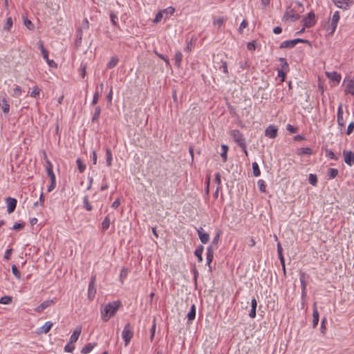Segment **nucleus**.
<instances>
[{"label": "nucleus", "mask_w": 354, "mask_h": 354, "mask_svg": "<svg viewBox=\"0 0 354 354\" xmlns=\"http://www.w3.org/2000/svg\"><path fill=\"white\" fill-rule=\"evenodd\" d=\"M120 304L119 301H113L106 304L101 309V317L104 322H107L113 316L119 309Z\"/></svg>", "instance_id": "obj_1"}, {"label": "nucleus", "mask_w": 354, "mask_h": 354, "mask_svg": "<svg viewBox=\"0 0 354 354\" xmlns=\"http://www.w3.org/2000/svg\"><path fill=\"white\" fill-rule=\"evenodd\" d=\"M300 19V15L292 5L288 6L283 15V21H295Z\"/></svg>", "instance_id": "obj_2"}, {"label": "nucleus", "mask_w": 354, "mask_h": 354, "mask_svg": "<svg viewBox=\"0 0 354 354\" xmlns=\"http://www.w3.org/2000/svg\"><path fill=\"white\" fill-rule=\"evenodd\" d=\"M233 140L241 147H245V138L242 133L237 129L231 130L229 133Z\"/></svg>", "instance_id": "obj_3"}, {"label": "nucleus", "mask_w": 354, "mask_h": 354, "mask_svg": "<svg viewBox=\"0 0 354 354\" xmlns=\"http://www.w3.org/2000/svg\"><path fill=\"white\" fill-rule=\"evenodd\" d=\"M133 337V328L130 323H127L122 332V337L124 341V346H127Z\"/></svg>", "instance_id": "obj_4"}, {"label": "nucleus", "mask_w": 354, "mask_h": 354, "mask_svg": "<svg viewBox=\"0 0 354 354\" xmlns=\"http://www.w3.org/2000/svg\"><path fill=\"white\" fill-rule=\"evenodd\" d=\"M299 43H308V40L303 39H295L292 40H286L281 43L280 48H292Z\"/></svg>", "instance_id": "obj_5"}, {"label": "nucleus", "mask_w": 354, "mask_h": 354, "mask_svg": "<svg viewBox=\"0 0 354 354\" xmlns=\"http://www.w3.org/2000/svg\"><path fill=\"white\" fill-rule=\"evenodd\" d=\"M315 22V15L313 12H309L308 16L303 19L304 26L306 28L313 27Z\"/></svg>", "instance_id": "obj_6"}, {"label": "nucleus", "mask_w": 354, "mask_h": 354, "mask_svg": "<svg viewBox=\"0 0 354 354\" xmlns=\"http://www.w3.org/2000/svg\"><path fill=\"white\" fill-rule=\"evenodd\" d=\"M344 160L349 166L354 165V153L351 151H343Z\"/></svg>", "instance_id": "obj_7"}, {"label": "nucleus", "mask_w": 354, "mask_h": 354, "mask_svg": "<svg viewBox=\"0 0 354 354\" xmlns=\"http://www.w3.org/2000/svg\"><path fill=\"white\" fill-rule=\"evenodd\" d=\"M339 13L338 11H335L334 13H333V15L332 17V19H331V22H330V28H331V32L333 33L336 28H337V24L339 22Z\"/></svg>", "instance_id": "obj_8"}, {"label": "nucleus", "mask_w": 354, "mask_h": 354, "mask_svg": "<svg viewBox=\"0 0 354 354\" xmlns=\"http://www.w3.org/2000/svg\"><path fill=\"white\" fill-rule=\"evenodd\" d=\"M7 211L9 214L13 212L17 206V200L14 198L8 197L6 199Z\"/></svg>", "instance_id": "obj_9"}, {"label": "nucleus", "mask_w": 354, "mask_h": 354, "mask_svg": "<svg viewBox=\"0 0 354 354\" xmlns=\"http://www.w3.org/2000/svg\"><path fill=\"white\" fill-rule=\"evenodd\" d=\"M94 283H95V277H92L91 281L89 282L88 285V298L91 300L93 299L95 297V295L96 293V290L94 287Z\"/></svg>", "instance_id": "obj_10"}, {"label": "nucleus", "mask_w": 354, "mask_h": 354, "mask_svg": "<svg viewBox=\"0 0 354 354\" xmlns=\"http://www.w3.org/2000/svg\"><path fill=\"white\" fill-rule=\"evenodd\" d=\"M333 2L337 7L344 10L348 9L349 2L352 3L351 0H333Z\"/></svg>", "instance_id": "obj_11"}, {"label": "nucleus", "mask_w": 354, "mask_h": 354, "mask_svg": "<svg viewBox=\"0 0 354 354\" xmlns=\"http://www.w3.org/2000/svg\"><path fill=\"white\" fill-rule=\"evenodd\" d=\"M326 77L331 81L335 82L336 84H339L341 80V75L337 72H326Z\"/></svg>", "instance_id": "obj_12"}, {"label": "nucleus", "mask_w": 354, "mask_h": 354, "mask_svg": "<svg viewBox=\"0 0 354 354\" xmlns=\"http://www.w3.org/2000/svg\"><path fill=\"white\" fill-rule=\"evenodd\" d=\"M265 135L270 138H274L277 136V129L270 125L266 129Z\"/></svg>", "instance_id": "obj_13"}, {"label": "nucleus", "mask_w": 354, "mask_h": 354, "mask_svg": "<svg viewBox=\"0 0 354 354\" xmlns=\"http://www.w3.org/2000/svg\"><path fill=\"white\" fill-rule=\"evenodd\" d=\"M81 331H82L81 326H77L75 328V330L73 331V334L71 335V336L70 337V344H74L77 341V339L81 334Z\"/></svg>", "instance_id": "obj_14"}, {"label": "nucleus", "mask_w": 354, "mask_h": 354, "mask_svg": "<svg viewBox=\"0 0 354 354\" xmlns=\"http://www.w3.org/2000/svg\"><path fill=\"white\" fill-rule=\"evenodd\" d=\"M319 322V313L317 309V302L313 304V326L315 328Z\"/></svg>", "instance_id": "obj_15"}, {"label": "nucleus", "mask_w": 354, "mask_h": 354, "mask_svg": "<svg viewBox=\"0 0 354 354\" xmlns=\"http://www.w3.org/2000/svg\"><path fill=\"white\" fill-rule=\"evenodd\" d=\"M344 82H345L346 80ZM346 82L345 92L354 95V81L353 80H347Z\"/></svg>", "instance_id": "obj_16"}, {"label": "nucleus", "mask_w": 354, "mask_h": 354, "mask_svg": "<svg viewBox=\"0 0 354 354\" xmlns=\"http://www.w3.org/2000/svg\"><path fill=\"white\" fill-rule=\"evenodd\" d=\"M53 303V300H46L42 302L39 306L35 308L37 313H41L44 309L50 306Z\"/></svg>", "instance_id": "obj_17"}, {"label": "nucleus", "mask_w": 354, "mask_h": 354, "mask_svg": "<svg viewBox=\"0 0 354 354\" xmlns=\"http://www.w3.org/2000/svg\"><path fill=\"white\" fill-rule=\"evenodd\" d=\"M257 306V301L255 298H252L251 300V310L249 313V317L254 318L256 317V309Z\"/></svg>", "instance_id": "obj_18"}, {"label": "nucleus", "mask_w": 354, "mask_h": 354, "mask_svg": "<svg viewBox=\"0 0 354 354\" xmlns=\"http://www.w3.org/2000/svg\"><path fill=\"white\" fill-rule=\"evenodd\" d=\"M53 324L51 322H46L41 327L39 328L40 333H47L52 328Z\"/></svg>", "instance_id": "obj_19"}, {"label": "nucleus", "mask_w": 354, "mask_h": 354, "mask_svg": "<svg viewBox=\"0 0 354 354\" xmlns=\"http://www.w3.org/2000/svg\"><path fill=\"white\" fill-rule=\"evenodd\" d=\"M195 317H196V306L194 304H193L191 306V308L187 315L188 322H192L195 319Z\"/></svg>", "instance_id": "obj_20"}, {"label": "nucleus", "mask_w": 354, "mask_h": 354, "mask_svg": "<svg viewBox=\"0 0 354 354\" xmlns=\"http://www.w3.org/2000/svg\"><path fill=\"white\" fill-rule=\"evenodd\" d=\"M43 58L46 61L48 64L51 67H57V64L53 60L48 59V50H44L42 54Z\"/></svg>", "instance_id": "obj_21"}, {"label": "nucleus", "mask_w": 354, "mask_h": 354, "mask_svg": "<svg viewBox=\"0 0 354 354\" xmlns=\"http://www.w3.org/2000/svg\"><path fill=\"white\" fill-rule=\"evenodd\" d=\"M96 346V343H89L84 346L81 351L82 354L89 353Z\"/></svg>", "instance_id": "obj_22"}, {"label": "nucleus", "mask_w": 354, "mask_h": 354, "mask_svg": "<svg viewBox=\"0 0 354 354\" xmlns=\"http://www.w3.org/2000/svg\"><path fill=\"white\" fill-rule=\"evenodd\" d=\"M203 246L200 245H198L195 252H194V254L196 256L199 262H202L203 261V257H202V254H203Z\"/></svg>", "instance_id": "obj_23"}, {"label": "nucleus", "mask_w": 354, "mask_h": 354, "mask_svg": "<svg viewBox=\"0 0 354 354\" xmlns=\"http://www.w3.org/2000/svg\"><path fill=\"white\" fill-rule=\"evenodd\" d=\"M0 106L2 109L3 113L7 114L10 111V105L8 103L7 100L5 98L1 100V102L0 103Z\"/></svg>", "instance_id": "obj_24"}, {"label": "nucleus", "mask_w": 354, "mask_h": 354, "mask_svg": "<svg viewBox=\"0 0 354 354\" xmlns=\"http://www.w3.org/2000/svg\"><path fill=\"white\" fill-rule=\"evenodd\" d=\"M162 13L165 19H168L175 12V8L172 6H169L164 10H162Z\"/></svg>", "instance_id": "obj_25"}, {"label": "nucleus", "mask_w": 354, "mask_h": 354, "mask_svg": "<svg viewBox=\"0 0 354 354\" xmlns=\"http://www.w3.org/2000/svg\"><path fill=\"white\" fill-rule=\"evenodd\" d=\"M337 122H338V124L341 127H343L344 125V120L343 118V111H342V109L341 106H339L338 108Z\"/></svg>", "instance_id": "obj_26"}, {"label": "nucleus", "mask_w": 354, "mask_h": 354, "mask_svg": "<svg viewBox=\"0 0 354 354\" xmlns=\"http://www.w3.org/2000/svg\"><path fill=\"white\" fill-rule=\"evenodd\" d=\"M110 223H111V221H110V218H109V216H106L104 219L103 220L102 223V230L103 232H105L106 230H107L110 226Z\"/></svg>", "instance_id": "obj_27"}, {"label": "nucleus", "mask_w": 354, "mask_h": 354, "mask_svg": "<svg viewBox=\"0 0 354 354\" xmlns=\"http://www.w3.org/2000/svg\"><path fill=\"white\" fill-rule=\"evenodd\" d=\"M119 59L116 57H112L110 59V61L107 63L106 67L107 68H114L117 64L118 63Z\"/></svg>", "instance_id": "obj_28"}, {"label": "nucleus", "mask_w": 354, "mask_h": 354, "mask_svg": "<svg viewBox=\"0 0 354 354\" xmlns=\"http://www.w3.org/2000/svg\"><path fill=\"white\" fill-rule=\"evenodd\" d=\"M101 113V108L99 106H95V112L92 118V122H97Z\"/></svg>", "instance_id": "obj_29"}, {"label": "nucleus", "mask_w": 354, "mask_h": 354, "mask_svg": "<svg viewBox=\"0 0 354 354\" xmlns=\"http://www.w3.org/2000/svg\"><path fill=\"white\" fill-rule=\"evenodd\" d=\"M174 59H175V65L177 67H180V64H181V61H182V59H183L182 53L180 51L176 52V54H175Z\"/></svg>", "instance_id": "obj_30"}, {"label": "nucleus", "mask_w": 354, "mask_h": 354, "mask_svg": "<svg viewBox=\"0 0 354 354\" xmlns=\"http://www.w3.org/2000/svg\"><path fill=\"white\" fill-rule=\"evenodd\" d=\"M222 152L221 153V156L223 158V162H225L227 160V155L228 151V147L225 145H221Z\"/></svg>", "instance_id": "obj_31"}, {"label": "nucleus", "mask_w": 354, "mask_h": 354, "mask_svg": "<svg viewBox=\"0 0 354 354\" xmlns=\"http://www.w3.org/2000/svg\"><path fill=\"white\" fill-rule=\"evenodd\" d=\"M24 26L30 30L35 28L34 24L27 17H23Z\"/></svg>", "instance_id": "obj_32"}, {"label": "nucleus", "mask_w": 354, "mask_h": 354, "mask_svg": "<svg viewBox=\"0 0 354 354\" xmlns=\"http://www.w3.org/2000/svg\"><path fill=\"white\" fill-rule=\"evenodd\" d=\"M338 175V170L337 169L330 168L328 171V176L330 179L335 178Z\"/></svg>", "instance_id": "obj_33"}, {"label": "nucleus", "mask_w": 354, "mask_h": 354, "mask_svg": "<svg viewBox=\"0 0 354 354\" xmlns=\"http://www.w3.org/2000/svg\"><path fill=\"white\" fill-rule=\"evenodd\" d=\"M252 170L254 176H259L261 175V171L257 162H254L252 163Z\"/></svg>", "instance_id": "obj_34"}, {"label": "nucleus", "mask_w": 354, "mask_h": 354, "mask_svg": "<svg viewBox=\"0 0 354 354\" xmlns=\"http://www.w3.org/2000/svg\"><path fill=\"white\" fill-rule=\"evenodd\" d=\"M202 243H207L209 240V235L208 233L205 232L200 234L198 236Z\"/></svg>", "instance_id": "obj_35"}, {"label": "nucleus", "mask_w": 354, "mask_h": 354, "mask_svg": "<svg viewBox=\"0 0 354 354\" xmlns=\"http://www.w3.org/2000/svg\"><path fill=\"white\" fill-rule=\"evenodd\" d=\"M311 153H312V149L309 147H302V148L299 149V151L298 152V154H299V155H304V154L310 155Z\"/></svg>", "instance_id": "obj_36"}, {"label": "nucleus", "mask_w": 354, "mask_h": 354, "mask_svg": "<svg viewBox=\"0 0 354 354\" xmlns=\"http://www.w3.org/2000/svg\"><path fill=\"white\" fill-rule=\"evenodd\" d=\"M106 165H107V166H111V161H112V153L109 149H106Z\"/></svg>", "instance_id": "obj_37"}, {"label": "nucleus", "mask_w": 354, "mask_h": 354, "mask_svg": "<svg viewBox=\"0 0 354 354\" xmlns=\"http://www.w3.org/2000/svg\"><path fill=\"white\" fill-rule=\"evenodd\" d=\"M225 21V19L224 17H219L218 19H214L213 21V24L214 26H217L218 28H219L224 24Z\"/></svg>", "instance_id": "obj_38"}, {"label": "nucleus", "mask_w": 354, "mask_h": 354, "mask_svg": "<svg viewBox=\"0 0 354 354\" xmlns=\"http://www.w3.org/2000/svg\"><path fill=\"white\" fill-rule=\"evenodd\" d=\"M84 207L87 211H91L93 209L92 205L89 203L87 196H85L83 199Z\"/></svg>", "instance_id": "obj_39"}, {"label": "nucleus", "mask_w": 354, "mask_h": 354, "mask_svg": "<svg viewBox=\"0 0 354 354\" xmlns=\"http://www.w3.org/2000/svg\"><path fill=\"white\" fill-rule=\"evenodd\" d=\"M12 26V19L11 17L7 18L6 22L3 26V29L10 31V28Z\"/></svg>", "instance_id": "obj_40"}, {"label": "nucleus", "mask_w": 354, "mask_h": 354, "mask_svg": "<svg viewBox=\"0 0 354 354\" xmlns=\"http://www.w3.org/2000/svg\"><path fill=\"white\" fill-rule=\"evenodd\" d=\"M257 184L259 185V190L264 193L266 192V183H265V181L263 180H259L258 182H257Z\"/></svg>", "instance_id": "obj_41"}, {"label": "nucleus", "mask_w": 354, "mask_h": 354, "mask_svg": "<svg viewBox=\"0 0 354 354\" xmlns=\"http://www.w3.org/2000/svg\"><path fill=\"white\" fill-rule=\"evenodd\" d=\"M308 181L312 185H316L317 183V178L315 174H310L308 176Z\"/></svg>", "instance_id": "obj_42"}, {"label": "nucleus", "mask_w": 354, "mask_h": 354, "mask_svg": "<svg viewBox=\"0 0 354 354\" xmlns=\"http://www.w3.org/2000/svg\"><path fill=\"white\" fill-rule=\"evenodd\" d=\"M110 18H111V21L112 24L114 26L118 27V24L117 22V19H118L117 15L114 12H111L110 13Z\"/></svg>", "instance_id": "obj_43"}, {"label": "nucleus", "mask_w": 354, "mask_h": 354, "mask_svg": "<svg viewBox=\"0 0 354 354\" xmlns=\"http://www.w3.org/2000/svg\"><path fill=\"white\" fill-rule=\"evenodd\" d=\"M163 17H164V14L162 13V10L159 11V12L156 14V17H155V19H153V23H154V24H158V23H159V22L162 20V19Z\"/></svg>", "instance_id": "obj_44"}, {"label": "nucleus", "mask_w": 354, "mask_h": 354, "mask_svg": "<svg viewBox=\"0 0 354 354\" xmlns=\"http://www.w3.org/2000/svg\"><path fill=\"white\" fill-rule=\"evenodd\" d=\"M12 301V297L9 296H4L0 299V304H9Z\"/></svg>", "instance_id": "obj_45"}, {"label": "nucleus", "mask_w": 354, "mask_h": 354, "mask_svg": "<svg viewBox=\"0 0 354 354\" xmlns=\"http://www.w3.org/2000/svg\"><path fill=\"white\" fill-rule=\"evenodd\" d=\"M76 162L77 164L79 171L80 173H82L86 169V165L82 162V161L80 158H78Z\"/></svg>", "instance_id": "obj_46"}, {"label": "nucleus", "mask_w": 354, "mask_h": 354, "mask_svg": "<svg viewBox=\"0 0 354 354\" xmlns=\"http://www.w3.org/2000/svg\"><path fill=\"white\" fill-rule=\"evenodd\" d=\"M12 272L17 279H20V277H21L20 272L17 269V268L15 265L12 266Z\"/></svg>", "instance_id": "obj_47"}, {"label": "nucleus", "mask_w": 354, "mask_h": 354, "mask_svg": "<svg viewBox=\"0 0 354 354\" xmlns=\"http://www.w3.org/2000/svg\"><path fill=\"white\" fill-rule=\"evenodd\" d=\"M287 71H284L283 69L278 70V77L281 78V82H284L286 78V74Z\"/></svg>", "instance_id": "obj_48"}, {"label": "nucleus", "mask_w": 354, "mask_h": 354, "mask_svg": "<svg viewBox=\"0 0 354 354\" xmlns=\"http://www.w3.org/2000/svg\"><path fill=\"white\" fill-rule=\"evenodd\" d=\"M99 97H100V93H99V91L97 90V91L95 92L94 95H93V100H92L91 104H92L93 105H95V104L97 103V102H98Z\"/></svg>", "instance_id": "obj_49"}, {"label": "nucleus", "mask_w": 354, "mask_h": 354, "mask_svg": "<svg viewBox=\"0 0 354 354\" xmlns=\"http://www.w3.org/2000/svg\"><path fill=\"white\" fill-rule=\"evenodd\" d=\"M40 93V90L37 87H35L30 93V96L32 97H37Z\"/></svg>", "instance_id": "obj_50"}, {"label": "nucleus", "mask_w": 354, "mask_h": 354, "mask_svg": "<svg viewBox=\"0 0 354 354\" xmlns=\"http://www.w3.org/2000/svg\"><path fill=\"white\" fill-rule=\"evenodd\" d=\"M21 94V87L19 86H17L16 88L13 91L12 95L15 97H18Z\"/></svg>", "instance_id": "obj_51"}, {"label": "nucleus", "mask_w": 354, "mask_h": 354, "mask_svg": "<svg viewBox=\"0 0 354 354\" xmlns=\"http://www.w3.org/2000/svg\"><path fill=\"white\" fill-rule=\"evenodd\" d=\"M279 61L281 62V65H282V67H283V69L284 71H288V64L285 58H280L279 59Z\"/></svg>", "instance_id": "obj_52"}, {"label": "nucleus", "mask_w": 354, "mask_h": 354, "mask_svg": "<svg viewBox=\"0 0 354 354\" xmlns=\"http://www.w3.org/2000/svg\"><path fill=\"white\" fill-rule=\"evenodd\" d=\"M326 156L330 159H333L335 160H337V158L335 155V153L330 150H326Z\"/></svg>", "instance_id": "obj_53"}, {"label": "nucleus", "mask_w": 354, "mask_h": 354, "mask_svg": "<svg viewBox=\"0 0 354 354\" xmlns=\"http://www.w3.org/2000/svg\"><path fill=\"white\" fill-rule=\"evenodd\" d=\"M24 227V223H15L12 226V229L15 230H19L22 229Z\"/></svg>", "instance_id": "obj_54"}, {"label": "nucleus", "mask_w": 354, "mask_h": 354, "mask_svg": "<svg viewBox=\"0 0 354 354\" xmlns=\"http://www.w3.org/2000/svg\"><path fill=\"white\" fill-rule=\"evenodd\" d=\"M75 348V346L73 345V344H68L64 347V351L66 352H72Z\"/></svg>", "instance_id": "obj_55"}, {"label": "nucleus", "mask_w": 354, "mask_h": 354, "mask_svg": "<svg viewBox=\"0 0 354 354\" xmlns=\"http://www.w3.org/2000/svg\"><path fill=\"white\" fill-rule=\"evenodd\" d=\"M353 129H354V122H351L348 124V127H347L346 133H347L348 135L351 134V133L353 132Z\"/></svg>", "instance_id": "obj_56"}, {"label": "nucleus", "mask_w": 354, "mask_h": 354, "mask_svg": "<svg viewBox=\"0 0 354 354\" xmlns=\"http://www.w3.org/2000/svg\"><path fill=\"white\" fill-rule=\"evenodd\" d=\"M48 167H47V168H46V171H47L48 176H50L52 175V174H54V173L53 171L52 164L50 162H48Z\"/></svg>", "instance_id": "obj_57"}, {"label": "nucleus", "mask_w": 354, "mask_h": 354, "mask_svg": "<svg viewBox=\"0 0 354 354\" xmlns=\"http://www.w3.org/2000/svg\"><path fill=\"white\" fill-rule=\"evenodd\" d=\"M248 26V21L246 20H243V21L241 22V24H240V26H239V31L240 32H242L243 31V29L246 28Z\"/></svg>", "instance_id": "obj_58"}, {"label": "nucleus", "mask_w": 354, "mask_h": 354, "mask_svg": "<svg viewBox=\"0 0 354 354\" xmlns=\"http://www.w3.org/2000/svg\"><path fill=\"white\" fill-rule=\"evenodd\" d=\"M247 48L249 50H254L256 49V45L254 41L249 42L247 45Z\"/></svg>", "instance_id": "obj_59"}, {"label": "nucleus", "mask_w": 354, "mask_h": 354, "mask_svg": "<svg viewBox=\"0 0 354 354\" xmlns=\"http://www.w3.org/2000/svg\"><path fill=\"white\" fill-rule=\"evenodd\" d=\"M12 252V249H11V248L8 249L5 252L4 258L7 260H9L10 259Z\"/></svg>", "instance_id": "obj_60"}, {"label": "nucleus", "mask_w": 354, "mask_h": 354, "mask_svg": "<svg viewBox=\"0 0 354 354\" xmlns=\"http://www.w3.org/2000/svg\"><path fill=\"white\" fill-rule=\"evenodd\" d=\"M207 256L214 257V250L212 245L209 246L207 249Z\"/></svg>", "instance_id": "obj_61"}, {"label": "nucleus", "mask_w": 354, "mask_h": 354, "mask_svg": "<svg viewBox=\"0 0 354 354\" xmlns=\"http://www.w3.org/2000/svg\"><path fill=\"white\" fill-rule=\"evenodd\" d=\"M221 232H218L216 234V236H214V239H213V241H212V244H215L216 245L218 240H219V238H220V236H221Z\"/></svg>", "instance_id": "obj_62"}, {"label": "nucleus", "mask_w": 354, "mask_h": 354, "mask_svg": "<svg viewBox=\"0 0 354 354\" xmlns=\"http://www.w3.org/2000/svg\"><path fill=\"white\" fill-rule=\"evenodd\" d=\"M215 183L218 185H220L221 183V175L219 173H216L215 174Z\"/></svg>", "instance_id": "obj_63"}, {"label": "nucleus", "mask_w": 354, "mask_h": 354, "mask_svg": "<svg viewBox=\"0 0 354 354\" xmlns=\"http://www.w3.org/2000/svg\"><path fill=\"white\" fill-rule=\"evenodd\" d=\"M192 47H193V44L192 42L190 41L189 42L187 43V46H186V48H185V50L187 51V52H190L192 51Z\"/></svg>", "instance_id": "obj_64"}]
</instances>
